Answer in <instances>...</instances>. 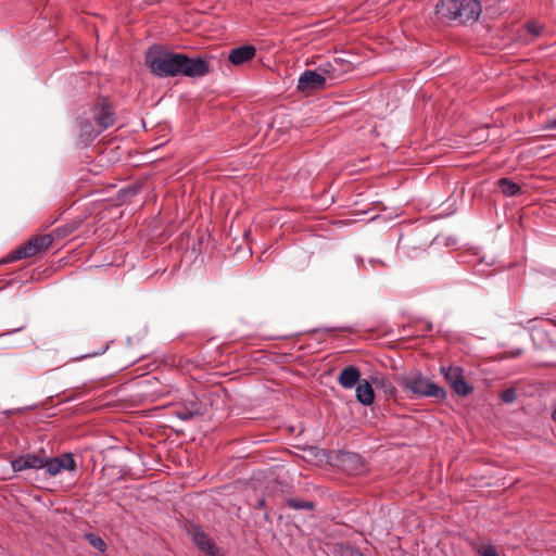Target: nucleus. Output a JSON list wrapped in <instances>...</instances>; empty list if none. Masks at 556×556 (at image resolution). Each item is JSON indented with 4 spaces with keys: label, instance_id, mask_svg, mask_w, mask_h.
Masks as SVG:
<instances>
[{
    "label": "nucleus",
    "instance_id": "1",
    "mask_svg": "<svg viewBox=\"0 0 556 556\" xmlns=\"http://www.w3.org/2000/svg\"><path fill=\"white\" fill-rule=\"evenodd\" d=\"M146 62L151 72L159 77H203L210 73L211 67L204 58H189L184 53L162 50L148 52Z\"/></svg>",
    "mask_w": 556,
    "mask_h": 556
},
{
    "label": "nucleus",
    "instance_id": "2",
    "mask_svg": "<svg viewBox=\"0 0 556 556\" xmlns=\"http://www.w3.org/2000/svg\"><path fill=\"white\" fill-rule=\"evenodd\" d=\"M482 12L478 0H441L435 5V13L445 22L458 24L476 23Z\"/></svg>",
    "mask_w": 556,
    "mask_h": 556
},
{
    "label": "nucleus",
    "instance_id": "3",
    "mask_svg": "<svg viewBox=\"0 0 556 556\" xmlns=\"http://www.w3.org/2000/svg\"><path fill=\"white\" fill-rule=\"evenodd\" d=\"M400 383L409 393L410 397H433L438 401L446 397V391L443 388L431 382L419 371H412L402 376Z\"/></svg>",
    "mask_w": 556,
    "mask_h": 556
},
{
    "label": "nucleus",
    "instance_id": "4",
    "mask_svg": "<svg viewBox=\"0 0 556 556\" xmlns=\"http://www.w3.org/2000/svg\"><path fill=\"white\" fill-rule=\"evenodd\" d=\"M52 242L53 238L51 235L35 236L30 238L25 244L11 252L3 260V263L15 262L22 258L35 256L38 253L48 250Z\"/></svg>",
    "mask_w": 556,
    "mask_h": 556
},
{
    "label": "nucleus",
    "instance_id": "5",
    "mask_svg": "<svg viewBox=\"0 0 556 556\" xmlns=\"http://www.w3.org/2000/svg\"><path fill=\"white\" fill-rule=\"evenodd\" d=\"M92 118L100 131H104L115 124V110L111 102L106 100L98 101L92 109Z\"/></svg>",
    "mask_w": 556,
    "mask_h": 556
},
{
    "label": "nucleus",
    "instance_id": "6",
    "mask_svg": "<svg viewBox=\"0 0 556 556\" xmlns=\"http://www.w3.org/2000/svg\"><path fill=\"white\" fill-rule=\"evenodd\" d=\"M441 374L458 395L466 396L471 393L472 388L466 382L463 368L458 366L441 367Z\"/></svg>",
    "mask_w": 556,
    "mask_h": 556
},
{
    "label": "nucleus",
    "instance_id": "7",
    "mask_svg": "<svg viewBox=\"0 0 556 556\" xmlns=\"http://www.w3.org/2000/svg\"><path fill=\"white\" fill-rule=\"evenodd\" d=\"M42 469H46L49 476H56L62 470L73 471L76 469V462L71 453H64L59 457H43Z\"/></svg>",
    "mask_w": 556,
    "mask_h": 556
},
{
    "label": "nucleus",
    "instance_id": "8",
    "mask_svg": "<svg viewBox=\"0 0 556 556\" xmlns=\"http://www.w3.org/2000/svg\"><path fill=\"white\" fill-rule=\"evenodd\" d=\"M326 87L325 77L316 70L304 71L299 79L296 89L302 93H309L315 90H321Z\"/></svg>",
    "mask_w": 556,
    "mask_h": 556
},
{
    "label": "nucleus",
    "instance_id": "9",
    "mask_svg": "<svg viewBox=\"0 0 556 556\" xmlns=\"http://www.w3.org/2000/svg\"><path fill=\"white\" fill-rule=\"evenodd\" d=\"M193 543L200 551L210 556H223L222 549L213 542V540L200 528L193 527L191 530Z\"/></svg>",
    "mask_w": 556,
    "mask_h": 556
},
{
    "label": "nucleus",
    "instance_id": "10",
    "mask_svg": "<svg viewBox=\"0 0 556 556\" xmlns=\"http://www.w3.org/2000/svg\"><path fill=\"white\" fill-rule=\"evenodd\" d=\"M42 465L43 457L34 453H27L11 460V467L15 472L26 469H42Z\"/></svg>",
    "mask_w": 556,
    "mask_h": 556
},
{
    "label": "nucleus",
    "instance_id": "11",
    "mask_svg": "<svg viewBox=\"0 0 556 556\" xmlns=\"http://www.w3.org/2000/svg\"><path fill=\"white\" fill-rule=\"evenodd\" d=\"M256 49L252 45H244L230 50L229 62L235 66L243 65L254 59Z\"/></svg>",
    "mask_w": 556,
    "mask_h": 556
},
{
    "label": "nucleus",
    "instance_id": "12",
    "mask_svg": "<svg viewBox=\"0 0 556 556\" xmlns=\"http://www.w3.org/2000/svg\"><path fill=\"white\" fill-rule=\"evenodd\" d=\"M359 378V370L355 366H348L341 370L338 382L344 389H352L357 384Z\"/></svg>",
    "mask_w": 556,
    "mask_h": 556
},
{
    "label": "nucleus",
    "instance_id": "13",
    "mask_svg": "<svg viewBox=\"0 0 556 556\" xmlns=\"http://www.w3.org/2000/svg\"><path fill=\"white\" fill-rule=\"evenodd\" d=\"M356 399L361 404L365 406L372 404L375 400V393L371 384L367 380H362L358 382L356 387Z\"/></svg>",
    "mask_w": 556,
    "mask_h": 556
},
{
    "label": "nucleus",
    "instance_id": "14",
    "mask_svg": "<svg viewBox=\"0 0 556 556\" xmlns=\"http://www.w3.org/2000/svg\"><path fill=\"white\" fill-rule=\"evenodd\" d=\"M79 131L80 137L85 143L91 142L94 140L102 131L99 130L96 124H92L88 119H83L79 122Z\"/></svg>",
    "mask_w": 556,
    "mask_h": 556
},
{
    "label": "nucleus",
    "instance_id": "15",
    "mask_svg": "<svg viewBox=\"0 0 556 556\" xmlns=\"http://www.w3.org/2000/svg\"><path fill=\"white\" fill-rule=\"evenodd\" d=\"M201 414V407L198 403L191 402L182 408L176 410V415L181 420H189Z\"/></svg>",
    "mask_w": 556,
    "mask_h": 556
},
{
    "label": "nucleus",
    "instance_id": "16",
    "mask_svg": "<svg viewBox=\"0 0 556 556\" xmlns=\"http://www.w3.org/2000/svg\"><path fill=\"white\" fill-rule=\"evenodd\" d=\"M497 186L501 191L507 197L517 195L520 192V186L509 178H501L497 181Z\"/></svg>",
    "mask_w": 556,
    "mask_h": 556
},
{
    "label": "nucleus",
    "instance_id": "17",
    "mask_svg": "<svg viewBox=\"0 0 556 556\" xmlns=\"http://www.w3.org/2000/svg\"><path fill=\"white\" fill-rule=\"evenodd\" d=\"M287 505L293 509H306L312 510L314 508V503L311 501H303L299 498H289L287 500Z\"/></svg>",
    "mask_w": 556,
    "mask_h": 556
},
{
    "label": "nucleus",
    "instance_id": "18",
    "mask_svg": "<svg viewBox=\"0 0 556 556\" xmlns=\"http://www.w3.org/2000/svg\"><path fill=\"white\" fill-rule=\"evenodd\" d=\"M479 556H498V553L492 544H481L475 547Z\"/></svg>",
    "mask_w": 556,
    "mask_h": 556
},
{
    "label": "nucleus",
    "instance_id": "19",
    "mask_svg": "<svg viewBox=\"0 0 556 556\" xmlns=\"http://www.w3.org/2000/svg\"><path fill=\"white\" fill-rule=\"evenodd\" d=\"M319 74H323L325 77V81L327 83L328 79H334V66L331 63H325L320 64L317 70Z\"/></svg>",
    "mask_w": 556,
    "mask_h": 556
},
{
    "label": "nucleus",
    "instance_id": "20",
    "mask_svg": "<svg viewBox=\"0 0 556 556\" xmlns=\"http://www.w3.org/2000/svg\"><path fill=\"white\" fill-rule=\"evenodd\" d=\"M86 539L88 540L89 544L94 547L96 549L103 552L106 548L105 542L97 534L88 533L86 535Z\"/></svg>",
    "mask_w": 556,
    "mask_h": 556
},
{
    "label": "nucleus",
    "instance_id": "21",
    "mask_svg": "<svg viewBox=\"0 0 556 556\" xmlns=\"http://www.w3.org/2000/svg\"><path fill=\"white\" fill-rule=\"evenodd\" d=\"M501 399L505 403H513L516 400V393L513 389H507L502 392Z\"/></svg>",
    "mask_w": 556,
    "mask_h": 556
},
{
    "label": "nucleus",
    "instance_id": "22",
    "mask_svg": "<svg viewBox=\"0 0 556 556\" xmlns=\"http://www.w3.org/2000/svg\"><path fill=\"white\" fill-rule=\"evenodd\" d=\"M340 556H362V553L351 546H345L340 549Z\"/></svg>",
    "mask_w": 556,
    "mask_h": 556
},
{
    "label": "nucleus",
    "instance_id": "23",
    "mask_svg": "<svg viewBox=\"0 0 556 556\" xmlns=\"http://www.w3.org/2000/svg\"><path fill=\"white\" fill-rule=\"evenodd\" d=\"M545 129H556V118L548 121L545 126Z\"/></svg>",
    "mask_w": 556,
    "mask_h": 556
},
{
    "label": "nucleus",
    "instance_id": "24",
    "mask_svg": "<svg viewBox=\"0 0 556 556\" xmlns=\"http://www.w3.org/2000/svg\"><path fill=\"white\" fill-rule=\"evenodd\" d=\"M528 29L530 33H532L535 36H538L540 34V28L536 27L535 25H529Z\"/></svg>",
    "mask_w": 556,
    "mask_h": 556
},
{
    "label": "nucleus",
    "instance_id": "25",
    "mask_svg": "<svg viewBox=\"0 0 556 556\" xmlns=\"http://www.w3.org/2000/svg\"><path fill=\"white\" fill-rule=\"evenodd\" d=\"M264 505H265V500H264V498L260 500V501H258V505H257V506H258V508L264 507Z\"/></svg>",
    "mask_w": 556,
    "mask_h": 556
},
{
    "label": "nucleus",
    "instance_id": "26",
    "mask_svg": "<svg viewBox=\"0 0 556 556\" xmlns=\"http://www.w3.org/2000/svg\"><path fill=\"white\" fill-rule=\"evenodd\" d=\"M553 418H554V420L556 421V408H555V412H554V414H553Z\"/></svg>",
    "mask_w": 556,
    "mask_h": 556
},
{
    "label": "nucleus",
    "instance_id": "27",
    "mask_svg": "<svg viewBox=\"0 0 556 556\" xmlns=\"http://www.w3.org/2000/svg\"><path fill=\"white\" fill-rule=\"evenodd\" d=\"M362 556H365L364 554H362Z\"/></svg>",
    "mask_w": 556,
    "mask_h": 556
}]
</instances>
